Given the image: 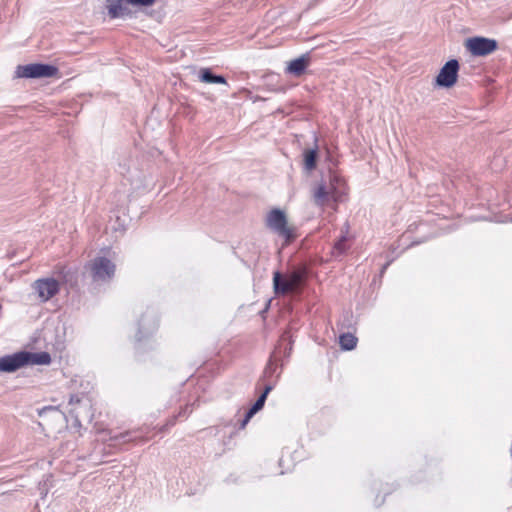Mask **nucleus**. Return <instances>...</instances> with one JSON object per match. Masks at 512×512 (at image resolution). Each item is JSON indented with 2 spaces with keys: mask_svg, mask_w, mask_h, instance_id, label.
I'll list each match as a JSON object with an SVG mask.
<instances>
[{
  "mask_svg": "<svg viewBox=\"0 0 512 512\" xmlns=\"http://www.w3.org/2000/svg\"><path fill=\"white\" fill-rule=\"evenodd\" d=\"M51 363V356L47 352L33 353L19 351L11 355L0 357V371L13 373L18 369L31 365H48Z\"/></svg>",
  "mask_w": 512,
  "mask_h": 512,
  "instance_id": "nucleus-1",
  "label": "nucleus"
},
{
  "mask_svg": "<svg viewBox=\"0 0 512 512\" xmlns=\"http://www.w3.org/2000/svg\"><path fill=\"white\" fill-rule=\"evenodd\" d=\"M344 181L336 174H329V181H322L312 190V199L316 206L324 207L331 202H337L340 196L341 186Z\"/></svg>",
  "mask_w": 512,
  "mask_h": 512,
  "instance_id": "nucleus-2",
  "label": "nucleus"
},
{
  "mask_svg": "<svg viewBox=\"0 0 512 512\" xmlns=\"http://www.w3.org/2000/svg\"><path fill=\"white\" fill-rule=\"evenodd\" d=\"M266 226L285 239L286 243L292 242L296 238V228L289 224L286 214L278 209H272L266 216Z\"/></svg>",
  "mask_w": 512,
  "mask_h": 512,
  "instance_id": "nucleus-3",
  "label": "nucleus"
},
{
  "mask_svg": "<svg viewBox=\"0 0 512 512\" xmlns=\"http://www.w3.org/2000/svg\"><path fill=\"white\" fill-rule=\"evenodd\" d=\"M305 278L304 270H295L287 277H283L280 272H275L273 276V287L276 294L285 295L296 292L301 287Z\"/></svg>",
  "mask_w": 512,
  "mask_h": 512,
  "instance_id": "nucleus-4",
  "label": "nucleus"
},
{
  "mask_svg": "<svg viewBox=\"0 0 512 512\" xmlns=\"http://www.w3.org/2000/svg\"><path fill=\"white\" fill-rule=\"evenodd\" d=\"M59 73L56 66L42 63H33L27 65H18L15 71L17 78H50L54 77Z\"/></svg>",
  "mask_w": 512,
  "mask_h": 512,
  "instance_id": "nucleus-5",
  "label": "nucleus"
},
{
  "mask_svg": "<svg viewBox=\"0 0 512 512\" xmlns=\"http://www.w3.org/2000/svg\"><path fill=\"white\" fill-rule=\"evenodd\" d=\"M92 279L94 281H110L116 271L115 264L106 257H96L89 264Z\"/></svg>",
  "mask_w": 512,
  "mask_h": 512,
  "instance_id": "nucleus-6",
  "label": "nucleus"
},
{
  "mask_svg": "<svg viewBox=\"0 0 512 512\" xmlns=\"http://www.w3.org/2000/svg\"><path fill=\"white\" fill-rule=\"evenodd\" d=\"M156 0H126L128 4L133 6L149 7ZM108 16L111 19L123 18L131 15L130 9L123 4V0H105Z\"/></svg>",
  "mask_w": 512,
  "mask_h": 512,
  "instance_id": "nucleus-7",
  "label": "nucleus"
},
{
  "mask_svg": "<svg viewBox=\"0 0 512 512\" xmlns=\"http://www.w3.org/2000/svg\"><path fill=\"white\" fill-rule=\"evenodd\" d=\"M465 47L473 56H487L497 50L498 43L494 39L476 36L468 38Z\"/></svg>",
  "mask_w": 512,
  "mask_h": 512,
  "instance_id": "nucleus-8",
  "label": "nucleus"
},
{
  "mask_svg": "<svg viewBox=\"0 0 512 512\" xmlns=\"http://www.w3.org/2000/svg\"><path fill=\"white\" fill-rule=\"evenodd\" d=\"M458 71L459 62L456 59L447 61L436 77V85L445 88L452 87L457 82Z\"/></svg>",
  "mask_w": 512,
  "mask_h": 512,
  "instance_id": "nucleus-9",
  "label": "nucleus"
},
{
  "mask_svg": "<svg viewBox=\"0 0 512 512\" xmlns=\"http://www.w3.org/2000/svg\"><path fill=\"white\" fill-rule=\"evenodd\" d=\"M33 287L43 302L48 301L59 292V283L53 278L38 279L34 282Z\"/></svg>",
  "mask_w": 512,
  "mask_h": 512,
  "instance_id": "nucleus-10",
  "label": "nucleus"
},
{
  "mask_svg": "<svg viewBox=\"0 0 512 512\" xmlns=\"http://www.w3.org/2000/svg\"><path fill=\"white\" fill-rule=\"evenodd\" d=\"M309 63H310L309 54L308 53L303 54L300 57H298L294 60H291L288 63L286 72L293 76L299 77L304 74L306 68L309 66Z\"/></svg>",
  "mask_w": 512,
  "mask_h": 512,
  "instance_id": "nucleus-11",
  "label": "nucleus"
},
{
  "mask_svg": "<svg viewBox=\"0 0 512 512\" xmlns=\"http://www.w3.org/2000/svg\"><path fill=\"white\" fill-rule=\"evenodd\" d=\"M272 388V385H267L265 387L263 393L259 396L256 402L252 405V407L247 411L245 418L242 421L241 427H245L249 420L253 417V415L263 408L266 398L270 391L272 390Z\"/></svg>",
  "mask_w": 512,
  "mask_h": 512,
  "instance_id": "nucleus-12",
  "label": "nucleus"
},
{
  "mask_svg": "<svg viewBox=\"0 0 512 512\" xmlns=\"http://www.w3.org/2000/svg\"><path fill=\"white\" fill-rule=\"evenodd\" d=\"M199 79L205 83L226 84V79L223 76L213 74L209 68L200 70Z\"/></svg>",
  "mask_w": 512,
  "mask_h": 512,
  "instance_id": "nucleus-13",
  "label": "nucleus"
},
{
  "mask_svg": "<svg viewBox=\"0 0 512 512\" xmlns=\"http://www.w3.org/2000/svg\"><path fill=\"white\" fill-rule=\"evenodd\" d=\"M317 150L316 149H307L304 151V168L307 171H312L316 168L317 163Z\"/></svg>",
  "mask_w": 512,
  "mask_h": 512,
  "instance_id": "nucleus-14",
  "label": "nucleus"
},
{
  "mask_svg": "<svg viewBox=\"0 0 512 512\" xmlns=\"http://www.w3.org/2000/svg\"><path fill=\"white\" fill-rule=\"evenodd\" d=\"M339 344L343 350L350 351L356 347L357 338L350 333H344L339 337Z\"/></svg>",
  "mask_w": 512,
  "mask_h": 512,
  "instance_id": "nucleus-15",
  "label": "nucleus"
},
{
  "mask_svg": "<svg viewBox=\"0 0 512 512\" xmlns=\"http://www.w3.org/2000/svg\"><path fill=\"white\" fill-rule=\"evenodd\" d=\"M347 237L345 235L341 236V238L334 244V255H342L347 250L346 245Z\"/></svg>",
  "mask_w": 512,
  "mask_h": 512,
  "instance_id": "nucleus-16",
  "label": "nucleus"
},
{
  "mask_svg": "<svg viewBox=\"0 0 512 512\" xmlns=\"http://www.w3.org/2000/svg\"><path fill=\"white\" fill-rule=\"evenodd\" d=\"M129 434H130L129 432L120 433L119 435H116V436L114 437V439H115L116 441L127 442V441H129V440H130V439L128 438Z\"/></svg>",
  "mask_w": 512,
  "mask_h": 512,
  "instance_id": "nucleus-17",
  "label": "nucleus"
}]
</instances>
